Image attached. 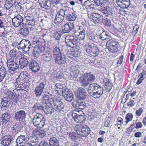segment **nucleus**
<instances>
[{
	"label": "nucleus",
	"mask_w": 146,
	"mask_h": 146,
	"mask_svg": "<svg viewBox=\"0 0 146 146\" xmlns=\"http://www.w3.org/2000/svg\"><path fill=\"white\" fill-rule=\"evenodd\" d=\"M88 92L95 99L99 98L103 94V88L96 83H91L88 87Z\"/></svg>",
	"instance_id": "nucleus-1"
},
{
	"label": "nucleus",
	"mask_w": 146,
	"mask_h": 146,
	"mask_svg": "<svg viewBox=\"0 0 146 146\" xmlns=\"http://www.w3.org/2000/svg\"><path fill=\"white\" fill-rule=\"evenodd\" d=\"M19 50L24 53H28L34 48V44L28 40L22 39L17 45Z\"/></svg>",
	"instance_id": "nucleus-2"
},
{
	"label": "nucleus",
	"mask_w": 146,
	"mask_h": 146,
	"mask_svg": "<svg viewBox=\"0 0 146 146\" xmlns=\"http://www.w3.org/2000/svg\"><path fill=\"white\" fill-rule=\"evenodd\" d=\"M96 79L95 75L92 72L82 74L80 77V81L82 86L86 87L90 83L94 82Z\"/></svg>",
	"instance_id": "nucleus-3"
},
{
	"label": "nucleus",
	"mask_w": 146,
	"mask_h": 146,
	"mask_svg": "<svg viewBox=\"0 0 146 146\" xmlns=\"http://www.w3.org/2000/svg\"><path fill=\"white\" fill-rule=\"evenodd\" d=\"M74 129L78 135L84 137H87L90 132V129L87 125H76Z\"/></svg>",
	"instance_id": "nucleus-4"
},
{
	"label": "nucleus",
	"mask_w": 146,
	"mask_h": 146,
	"mask_svg": "<svg viewBox=\"0 0 146 146\" xmlns=\"http://www.w3.org/2000/svg\"><path fill=\"white\" fill-rule=\"evenodd\" d=\"M45 119L43 115L37 114L33 119V125L35 126L40 128H42L45 124Z\"/></svg>",
	"instance_id": "nucleus-5"
},
{
	"label": "nucleus",
	"mask_w": 146,
	"mask_h": 146,
	"mask_svg": "<svg viewBox=\"0 0 146 146\" xmlns=\"http://www.w3.org/2000/svg\"><path fill=\"white\" fill-rule=\"evenodd\" d=\"M46 135L44 130L38 131L36 132L34 135L30 136L29 139L31 142L35 143L37 145L40 138H43Z\"/></svg>",
	"instance_id": "nucleus-6"
},
{
	"label": "nucleus",
	"mask_w": 146,
	"mask_h": 146,
	"mask_svg": "<svg viewBox=\"0 0 146 146\" xmlns=\"http://www.w3.org/2000/svg\"><path fill=\"white\" fill-rule=\"evenodd\" d=\"M54 109L56 111H60L64 108V105L60 99H56L52 100Z\"/></svg>",
	"instance_id": "nucleus-7"
},
{
	"label": "nucleus",
	"mask_w": 146,
	"mask_h": 146,
	"mask_svg": "<svg viewBox=\"0 0 146 146\" xmlns=\"http://www.w3.org/2000/svg\"><path fill=\"white\" fill-rule=\"evenodd\" d=\"M25 20L23 17L20 15H17L12 19V24L14 27L17 28L21 25H24Z\"/></svg>",
	"instance_id": "nucleus-8"
},
{
	"label": "nucleus",
	"mask_w": 146,
	"mask_h": 146,
	"mask_svg": "<svg viewBox=\"0 0 146 146\" xmlns=\"http://www.w3.org/2000/svg\"><path fill=\"white\" fill-rule=\"evenodd\" d=\"M86 30V28L80 26L77 29H74L73 32L76 36H78L80 40H83L85 36Z\"/></svg>",
	"instance_id": "nucleus-9"
},
{
	"label": "nucleus",
	"mask_w": 146,
	"mask_h": 146,
	"mask_svg": "<svg viewBox=\"0 0 146 146\" xmlns=\"http://www.w3.org/2000/svg\"><path fill=\"white\" fill-rule=\"evenodd\" d=\"M86 50L88 54H95L98 55L99 53V50L98 47L93 44H87L86 45Z\"/></svg>",
	"instance_id": "nucleus-10"
},
{
	"label": "nucleus",
	"mask_w": 146,
	"mask_h": 146,
	"mask_svg": "<svg viewBox=\"0 0 146 146\" xmlns=\"http://www.w3.org/2000/svg\"><path fill=\"white\" fill-rule=\"evenodd\" d=\"M65 42L67 45L70 48L75 47L77 44V40L72 35L68 36L66 37Z\"/></svg>",
	"instance_id": "nucleus-11"
},
{
	"label": "nucleus",
	"mask_w": 146,
	"mask_h": 146,
	"mask_svg": "<svg viewBox=\"0 0 146 146\" xmlns=\"http://www.w3.org/2000/svg\"><path fill=\"white\" fill-rule=\"evenodd\" d=\"M107 45H108L109 51L112 53L117 52L118 50L117 48L119 43L113 40L109 41L107 42Z\"/></svg>",
	"instance_id": "nucleus-12"
},
{
	"label": "nucleus",
	"mask_w": 146,
	"mask_h": 146,
	"mask_svg": "<svg viewBox=\"0 0 146 146\" xmlns=\"http://www.w3.org/2000/svg\"><path fill=\"white\" fill-rule=\"evenodd\" d=\"M81 50L77 48H75L74 50L71 51L68 53V54L70 55H68L69 58V60L71 62H73L75 60L76 57H78L80 56Z\"/></svg>",
	"instance_id": "nucleus-13"
},
{
	"label": "nucleus",
	"mask_w": 146,
	"mask_h": 146,
	"mask_svg": "<svg viewBox=\"0 0 146 146\" xmlns=\"http://www.w3.org/2000/svg\"><path fill=\"white\" fill-rule=\"evenodd\" d=\"M26 114L24 110H19L15 113V118L17 121L23 122L25 120Z\"/></svg>",
	"instance_id": "nucleus-14"
},
{
	"label": "nucleus",
	"mask_w": 146,
	"mask_h": 146,
	"mask_svg": "<svg viewBox=\"0 0 146 146\" xmlns=\"http://www.w3.org/2000/svg\"><path fill=\"white\" fill-rule=\"evenodd\" d=\"M7 64L10 72L16 70L19 67V64L12 59L8 60Z\"/></svg>",
	"instance_id": "nucleus-15"
},
{
	"label": "nucleus",
	"mask_w": 146,
	"mask_h": 146,
	"mask_svg": "<svg viewBox=\"0 0 146 146\" xmlns=\"http://www.w3.org/2000/svg\"><path fill=\"white\" fill-rule=\"evenodd\" d=\"M46 85V82L44 81L40 83L39 85L35 88V93L37 97H38L40 96Z\"/></svg>",
	"instance_id": "nucleus-16"
},
{
	"label": "nucleus",
	"mask_w": 146,
	"mask_h": 146,
	"mask_svg": "<svg viewBox=\"0 0 146 146\" xmlns=\"http://www.w3.org/2000/svg\"><path fill=\"white\" fill-rule=\"evenodd\" d=\"M78 66H72L69 67V70L70 71V76L73 79L77 77L80 73V68H78Z\"/></svg>",
	"instance_id": "nucleus-17"
},
{
	"label": "nucleus",
	"mask_w": 146,
	"mask_h": 146,
	"mask_svg": "<svg viewBox=\"0 0 146 146\" xmlns=\"http://www.w3.org/2000/svg\"><path fill=\"white\" fill-rule=\"evenodd\" d=\"M52 100L49 101V102L44 104L43 111L46 113L52 114L54 111L53 108L52 102Z\"/></svg>",
	"instance_id": "nucleus-18"
},
{
	"label": "nucleus",
	"mask_w": 146,
	"mask_h": 146,
	"mask_svg": "<svg viewBox=\"0 0 146 146\" xmlns=\"http://www.w3.org/2000/svg\"><path fill=\"white\" fill-rule=\"evenodd\" d=\"M13 138L10 135H7L1 138V144L4 146H8L13 141Z\"/></svg>",
	"instance_id": "nucleus-19"
},
{
	"label": "nucleus",
	"mask_w": 146,
	"mask_h": 146,
	"mask_svg": "<svg viewBox=\"0 0 146 146\" xmlns=\"http://www.w3.org/2000/svg\"><path fill=\"white\" fill-rule=\"evenodd\" d=\"M55 63L61 65L65 64L66 61V56L64 54H62L59 56H57L54 59Z\"/></svg>",
	"instance_id": "nucleus-20"
},
{
	"label": "nucleus",
	"mask_w": 146,
	"mask_h": 146,
	"mask_svg": "<svg viewBox=\"0 0 146 146\" xmlns=\"http://www.w3.org/2000/svg\"><path fill=\"white\" fill-rule=\"evenodd\" d=\"M74 28V25L73 23L69 22L65 24L62 27V32L64 33H68Z\"/></svg>",
	"instance_id": "nucleus-21"
},
{
	"label": "nucleus",
	"mask_w": 146,
	"mask_h": 146,
	"mask_svg": "<svg viewBox=\"0 0 146 146\" xmlns=\"http://www.w3.org/2000/svg\"><path fill=\"white\" fill-rule=\"evenodd\" d=\"M62 91V95L66 100L70 102L72 101L74 98V95L70 91L64 90Z\"/></svg>",
	"instance_id": "nucleus-22"
},
{
	"label": "nucleus",
	"mask_w": 146,
	"mask_h": 146,
	"mask_svg": "<svg viewBox=\"0 0 146 146\" xmlns=\"http://www.w3.org/2000/svg\"><path fill=\"white\" fill-rule=\"evenodd\" d=\"M72 116L74 121L77 123H82L84 122L86 118L85 116L82 115L77 114L74 112L72 113Z\"/></svg>",
	"instance_id": "nucleus-23"
},
{
	"label": "nucleus",
	"mask_w": 146,
	"mask_h": 146,
	"mask_svg": "<svg viewBox=\"0 0 146 146\" xmlns=\"http://www.w3.org/2000/svg\"><path fill=\"white\" fill-rule=\"evenodd\" d=\"M17 146H26L27 142L24 135L19 136L16 140Z\"/></svg>",
	"instance_id": "nucleus-24"
},
{
	"label": "nucleus",
	"mask_w": 146,
	"mask_h": 146,
	"mask_svg": "<svg viewBox=\"0 0 146 146\" xmlns=\"http://www.w3.org/2000/svg\"><path fill=\"white\" fill-rule=\"evenodd\" d=\"M29 65V69L35 72H37L40 70V67L38 64L34 60L30 62Z\"/></svg>",
	"instance_id": "nucleus-25"
},
{
	"label": "nucleus",
	"mask_w": 146,
	"mask_h": 146,
	"mask_svg": "<svg viewBox=\"0 0 146 146\" xmlns=\"http://www.w3.org/2000/svg\"><path fill=\"white\" fill-rule=\"evenodd\" d=\"M10 115L9 113L7 112L5 113L2 115L1 117V120L2 123L3 125H5L7 126L9 122V121L10 118Z\"/></svg>",
	"instance_id": "nucleus-26"
},
{
	"label": "nucleus",
	"mask_w": 146,
	"mask_h": 146,
	"mask_svg": "<svg viewBox=\"0 0 146 146\" xmlns=\"http://www.w3.org/2000/svg\"><path fill=\"white\" fill-rule=\"evenodd\" d=\"M75 107L77 109H84L88 106V104L81 100H78L75 105Z\"/></svg>",
	"instance_id": "nucleus-27"
},
{
	"label": "nucleus",
	"mask_w": 146,
	"mask_h": 146,
	"mask_svg": "<svg viewBox=\"0 0 146 146\" xmlns=\"http://www.w3.org/2000/svg\"><path fill=\"white\" fill-rule=\"evenodd\" d=\"M34 52V56L36 57H38L39 54L45 50V48L43 45L38 46L36 48H33Z\"/></svg>",
	"instance_id": "nucleus-28"
},
{
	"label": "nucleus",
	"mask_w": 146,
	"mask_h": 146,
	"mask_svg": "<svg viewBox=\"0 0 146 146\" xmlns=\"http://www.w3.org/2000/svg\"><path fill=\"white\" fill-rule=\"evenodd\" d=\"M77 15L76 14L71 12L68 9V11L65 18L66 20L68 21H75Z\"/></svg>",
	"instance_id": "nucleus-29"
},
{
	"label": "nucleus",
	"mask_w": 146,
	"mask_h": 146,
	"mask_svg": "<svg viewBox=\"0 0 146 146\" xmlns=\"http://www.w3.org/2000/svg\"><path fill=\"white\" fill-rule=\"evenodd\" d=\"M91 16L94 22L97 23H101L103 19V16L97 13H92Z\"/></svg>",
	"instance_id": "nucleus-30"
},
{
	"label": "nucleus",
	"mask_w": 146,
	"mask_h": 146,
	"mask_svg": "<svg viewBox=\"0 0 146 146\" xmlns=\"http://www.w3.org/2000/svg\"><path fill=\"white\" fill-rule=\"evenodd\" d=\"M49 142V146H60L59 141L56 137H50Z\"/></svg>",
	"instance_id": "nucleus-31"
},
{
	"label": "nucleus",
	"mask_w": 146,
	"mask_h": 146,
	"mask_svg": "<svg viewBox=\"0 0 146 146\" xmlns=\"http://www.w3.org/2000/svg\"><path fill=\"white\" fill-rule=\"evenodd\" d=\"M44 104H42V103L37 102L35 104L33 107L32 110L33 111L35 112L38 111L43 110L44 108Z\"/></svg>",
	"instance_id": "nucleus-32"
},
{
	"label": "nucleus",
	"mask_w": 146,
	"mask_h": 146,
	"mask_svg": "<svg viewBox=\"0 0 146 146\" xmlns=\"http://www.w3.org/2000/svg\"><path fill=\"white\" fill-rule=\"evenodd\" d=\"M19 61L20 66L21 69L24 68L28 65L29 62L24 57L19 59Z\"/></svg>",
	"instance_id": "nucleus-33"
},
{
	"label": "nucleus",
	"mask_w": 146,
	"mask_h": 146,
	"mask_svg": "<svg viewBox=\"0 0 146 146\" xmlns=\"http://www.w3.org/2000/svg\"><path fill=\"white\" fill-rule=\"evenodd\" d=\"M78 134L74 132L71 133L69 134V137L70 139L74 141V142L77 143V141L79 139V138L78 136Z\"/></svg>",
	"instance_id": "nucleus-34"
},
{
	"label": "nucleus",
	"mask_w": 146,
	"mask_h": 146,
	"mask_svg": "<svg viewBox=\"0 0 146 146\" xmlns=\"http://www.w3.org/2000/svg\"><path fill=\"white\" fill-rule=\"evenodd\" d=\"M103 82L105 83V85L106 86V89L108 91H110L112 88V85L109 81V80L107 78H106L103 80Z\"/></svg>",
	"instance_id": "nucleus-35"
},
{
	"label": "nucleus",
	"mask_w": 146,
	"mask_h": 146,
	"mask_svg": "<svg viewBox=\"0 0 146 146\" xmlns=\"http://www.w3.org/2000/svg\"><path fill=\"white\" fill-rule=\"evenodd\" d=\"M65 18L62 16H60L58 14H56L54 22V23L56 25L60 24Z\"/></svg>",
	"instance_id": "nucleus-36"
},
{
	"label": "nucleus",
	"mask_w": 146,
	"mask_h": 146,
	"mask_svg": "<svg viewBox=\"0 0 146 146\" xmlns=\"http://www.w3.org/2000/svg\"><path fill=\"white\" fill-rule=\"evenodd\" d=\"M69 8L68 7L66 8H64L62 9H60L58 12L57 13V14L60 16H62L65 17V16H66V14H67Z\"/></svg>",
	"instance_id": "nucleus-37"
},
{
	"label": "nucleus",
	"mask_w": 146,
	"mask_h": 146,
	"mask_svg": "<svg viewBox=\"0 0 146 146\" xmlns=\"http://www.w3.org/2000/svg\"><path fill=\"white\" fill-rule=\"evenodd\" d=\"M52 52L54 56L55 57L57 56H58L64 54L61 53V51L60 49L57 47H55L54 48Z\"/></svg>",
	"instance_id": "nucleus-38"
},
{
	"label": "nucleus",
	"mask_w": 146,
	"mask_h": 146,
	"mask_svg": "<svg viewBox=\"0 0 146 146\" xmlns=\"http://www.w3.org/2000/svg\"><path fill=\"white\" fill-rule=\"evenodd\" d=\"M42 56L44 60L46 62L50 61L52 57L51 54L49 52H46L45 54L42 55Z\"/></svg>",
	"instance_id": "nucleus-39"
},
{
	"label": "nucleus",
	"mask_w": 146,
	"mask_h": 146,
	"mask_svg": "<svg viewBox=\"0 0 146 146\" xmlns=\"http://www.w3.org/2000/svg\"><path fill=\"white\" fill-rule=\"evenodd\" d=\"M47 0V1H46L44 2L41 7L45 9H48L50 8L51 6V2L50 0Z\"/></svg>",
	"instance_id": "nucleus-40"
},
{
	"label": "nucleus",
	"mask_w": 146,
	"mask_h": 146,
	"mask_svg": "<svg viewBox=\"0 0 146 146\" xmlns=\"http://www.w3.org/2000/svg\"><path fill=\"white\" fill-rule=\"evenodd\" d=\"M102 11V13L106 16H108V15L111 16L112 9L110 8L106 7Z\"/></svg>",
	"instance_id": "nucleus-41"
},
{
	"label": "nucleus",
	"mask_w": 146,
	"mask_h": 146,
	"mask_svg": "<svg viewBox=\"0 0 146 146\" xmlns=\"http://www.w3.org/2000/svg\"><path fill=\"white\" fill-rule=\"evenodd\" d=\"M22 74V73H21L16 79V82L18 84H22L25 82V81L24 80L23 78Z\"/></svg>",
	"instance_id": "nucleus-42"
},
{
	"label": "nucleus",
	"mask_w": 146,
	"mask_h": 146,
	"mask_svg": "<svg viewBox=\"0 0 146 146\" xmlns=\"http://www.w3.org/2000/svg\"><path fill=\"white\" fill-rule=\"evenodd\" d=\"M63 34L62 31H58L57 32H54L53 34V37L56 40H59L62 35Z\"/></svg>",
	"instance_id": "nucleus-43"
},
{
	"label": "nucleus",
	"mask_w": 146,
	"mask_h": 146,
	"mask_svg": "<svg viewBox=\"0 0 146 146\" xmlns=\"http://www.w3.org/2000/svg\"><path fill=\"white\" fill-rule=\"evenodd\" d=\"M20 126L18 124H16L13 126L12 129L13 133L17 134L20 131Z\"/></svg>",
	"instance_id": "nucleus-44"
},
{
	"label": "nucleus",
	"mask_w": 146,
	"mask_h": 146,
	"mask_svg": "<svg viewBox=\"0 0 146 146\" xmlns=\"http://www.w3.org/2000/svg\"><path fill=\"white\" fill-rule=\"evenodd\" d=\"M10 56L15 59L18 58V54L17 52L14 50H11L9 52Z\"/></svg>",
	"instance_id": "nucleus-45"
},
{
	"label": "nucleus",
	"mask_w": 146,
	"mask_h": 146,
	"mask_svg": "<svg viewBox=\"0 0 146 146\" xmlns=\"http://www.w3.org/2000/svg\"><path fill=\"white\" fill-rule=\"evenodd\" d=\"M20 33L23 36H27L29 33V28L25 27L21 29L20 31Z\"/></svg>",
	"instance_id": "nucleus-46"
},
{
	"label": "nucleus",
	"mask_w": 146,
	"mask_h": 146,
	"mask_svg": "<svg viewBox=\"0 0 146 146\" xmlns=\"http://www.w3.org/2000/svg\"><path fill=\"white\" fill-rule=\"evenodd\" d=\"M130 3L129 0H125L120 5L122 7L120 6L121 8H127L130 5Z\"/></svg>",
	"instance_id": "nucleus-47"
},
{
	"label": "nucleus",
	"mask_w": 146,
	"mask_h": 146,
	"mask_svg": "<svg viewBox=\"0 0 146 146\" xmlns=\"http://www.w3.org/2000/svg\"><path fill=\"white\" fill-rule=\"evenodd\" d=\"M108 36L109 35L106 32L103 31L99 35L98 37L100 39L104 40L108 38Z\"/></svg>",
	"instance_id": "nucleus-48"
},
{
	"label": "nucleus",
	"mask_w": 146,
	"mask_h": 146,
	"mask_svg": "<svg viewBox=\"0 0 146 146\" xmlns=\"http://www.w3.org/2000/svg\"><path fill=\"white\" fill-rule=\"evenodd\" d=\"M4 31L2 32V33L0 35V37H2L3 39L7 38V36L8 34V31L7 27L4 28Z\"/></svg>",
	"instance_id": "nucleus-49"
},
{
	"label": "nucleus",
	"mask_w": 146,
	"mask_h": 146,
	"mask_svg": "<svg viewBox=\"0 0 146 146\" xmlns=\"http://www.w3.org/2000/svg\"><path fill=\"white\" fill-rule=\"evenodd\" d=\"M102 22L108 27H110L111 26L110 20L109 19L107 18L103 19Z\"/></svg>",
	"instance_id": "nucleus-50"
},
{
	"label": "nucleus",
	"mask_w": 146,
	"mask_h": 146,
	"mask_svg": "<svg viewBox=\"0 0 146 146\" xmlns=\"http://www.w3.org/2000/svg\"><path fill=\"white\" fill-rule=\"evenodd\" d=\"M1 100V104L2 105L8 106L9 104L8 99L7 98L4 97L2 98Z\"/></svg>",
	"instance_id": "nucleus-51"
},
{
	"label": "nucleus",
	"mask_w": 146,
	"mask_h": 146,
	"mask_svg": "<svg viewBox=\"0 0 146 146\" xmlns=\"http://www.w3.org/2000/svg\"><path fill=\"white\" fill-rule=\"evenodd\" d=\"M86 92L84 93H79V95L78 100H81L84 101V100L86 98Z\"/></svg>",
	"instance_id": "nucleus-52"
},
{
	"label": "nucleus",
	"mask_w": 146,
	"mask_h": 146,
	"mask_svg": "<svg viewBox=\"0 0 146 146\" xmlns=\"http://www.w3.org/2000/svg\"><path fill=\"white\" fill-rule=\"evenodd\" d=\"M21 3H18L17 2L14 6H15V7L16 10L19 11H22L23 10V8L21 6Z\"/></svg>",
	"instance_id": "nucleus-53"
},
{
	"label": "nucleus",
	"mask_w": 146,
	"mask_h": 146,
	"mask_svg": "<svg viewBox=\"0 0 146 146\" xmlns=\"http://www.w3.org/2000/svg\"><path fill=\"white\" fill-rule=\"evenodd\" d=\"M133 117V115L131 113H129L127 114L125 116V119L126 123V124H127L128 123L132 120Z\"/></svg>",
	"instance_id": "nucleus-54"
},
{
	"label": "nucleus",
	"mask_w": 146,
	"mask_h": 146,
	"mask_svg": "<svg viewBox=\"0 0 146 146\" xmlns=\"http://www.w3.org/2000/svg\"><path fill=\"white\" fill-rule=\"evenodd\" d=\"M22 76L23 79L26 82L29 81V74L27 72H23V74H22Z\"/></svg>",
	"instance_id": "nucleus-55"
},
{
	"label": "nucleus",
	"mask_w": 146,
	"mask_h": 146,
	"mask_svg": "<svg viewBox=\"0 0 146 146\" xmlns=\"http://www.w3.org/2000/svg\"><path fill=\"white\" fill-rule=\"evenodd\" d=\"M139 26L138 25H136L133 27L132 31V34L133 36H135L137 33Z\"/></svg>",
	"instance_id": "nucleus-56"
},
{
	"label": "nucleus",
	"mask_w": 146,
	"mask_h": 146,
	"mask_svg": "<svg viewBox=\"0 0 146 146\" xmlns=\"http://www.w3.org/2000/svg\"><path fill=\"white\" fill-rule=\"evenodd\" d=\"M133 123L135 124V128L136 129L141 128L143 125L141 122H137V121H133Z\"/></svg>",
	"instance_id": "nucleus-57"
},
{
	"label": "nucleus",
	"mask_w": 146,
	"mask_h": 146,
	"mask_svg": "<svg viewBox=\"0 0 146 146\" xmlns=\"http://www.w3.org/2000/svg\"><path fill=\"white\" fill-rule=\"evenodd\" d=\"M112 122V120L110 118L108 117L106 121L105 122L104 125L107 127H109L110 125V124Z\"/></svg>",
	"instance_id": "nucleus-58"
},
{
	"label": "nucleus",
	"mask_w": 146,
	"mask_h": 146,
	"mask_svg": "<svg viewBox=\"0 0 146 146\" xmlns=\"http://www.w3.org/2000/svg\"><path fill=\"white\" fill-rule=\"evenodd\" d=\"M43 101H45V102H44L45 103V104H46V102L47 103H48L49 102V101L50 100H53V99H50L49 96L48 95H44L43 96ZM44 102L43 101V102Z\"/></svg>",
	"instance_id": "nucleus-59"
},
{
	"label": "nucleus",
	"mask_w": 146,
	"mask_h": 146,
	"mask_svg": "<svg viewBox=\"0 0 146 146\" xmlns=\"http://www.w3.org/2000/svg\"><path fill=\"white\" fill-rule=\"evenodd\" d=\"M38 146H49V145L47 141H42L40 142Z\"/></svg>",
	"instance_id": "nucleus-60"
},
{
	"label": "nucleus",
	"mask_w": 146,
	"mask_h": 146,
	"mask_svg": "<svg viewBox=\"0 0 146 146\" xmlns=\"http://www.w3.org/2000/svg\"><path fill=\"white\" fill-rule=\"evenodd\" d=\"M12 100L15 103H17L18 96L15 94H13L12 95Z\"/></svg>",
	"instance_id": "nucleus-61"
},
{
	"label": "nucleus",
	"mask_w": 146,
	"mask_h": 146,
	"mask_svg": "<svg viewBox=\"0 0 146 146\" xmlns=\"http://www.w3.org/2000/svg\"><path fill=\"white\" fill-rule=\"evenodd\" d=\"M91 4L90 1L89 0H88L84 2V6L86 9H88L89 7Z\"/></svg>",
	"instance_id": "nucleus-62"
},
{
	"label": "nucleus",
	"mask_w": 146,
	"mask_h": 146,
	"mask_svg": "<svg viewBox=\"0 0 146 146\" xmlns=\"http://www.w3.org/2000/svg\"><path fill=\"white\" fill-rule=\"evenodd\" d=\"M36 43V44H38V45L39 44H41V45H42L44 46V45H45V43L44 42V40L42 39L41 38H39L38 41H37Z\"/></svg>",
	"instance_id": "nucleus-63"
},
{
	"label": "nucleus",
	"mask_w": 146,
	"mask_h": 146,
	"mask_svg": "<svg viewBox=\"0 0 146 146\" xmlns=\"http://www.w3.org/2000/svg\"><path fill=\"white\" fill-rule=\"evenodd\" d=\"M143 110L141 108H139L136 111V115L137 116H140L143 112Z\"/></svg>",
	"instance_id": "nucleus-64"
}]
</instances>
